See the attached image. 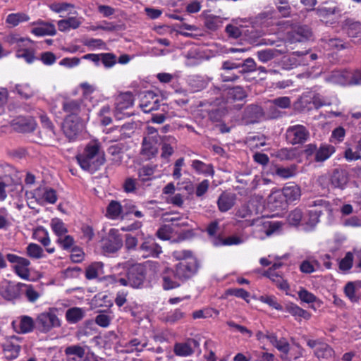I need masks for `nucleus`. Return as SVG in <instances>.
<instances>
[{"label":"nucleus","mask_w":361,"mask_h":361,"mask_svg":"<svg viewBox=\"0 0 361 361\" xmlns=\"http://www.w3.org/2000/svg\"><path fill=\"white\" fill-rule=\"evenodd\" d=\"M158 263L156 262H146L144 264H137L127 269L123 274L121 272L115 273L106 277L110 283H118L123 286H130L133 288L142 287L148 272L155 270Z\"/></svg>","instance_id":"f257e3e1"},{"label":"nucleus","mask_w":361,"mask_h":361,"mask_svg":"<svg viewBox=\"0 0 361 361\" xmlns=\"http://www.w3.org/2000/svg\"><path fill=\"white\" fill-rule=\"evenodd\" d=\"M80 166L85 171L94 173L105 162L104 152L97 140L90 142L83 151L76 156Z\"/></svg>","instance_id":"f03ea898"},{"label":"nucleus","mask_w":361,"mask_h":361,"mask_svg":"<svg viewBox=\"0 0 361 361\" xmlns=\"http://www.w3.org/2000/svg\"><path fill=\"white\" fill-rule=\"evenodd\" d=\"M308 206L314 209L309 211L308 219L304 217L303 222L305 225V230H310L317 225L323 212H326L330 216L333 215V209L330 203L323 199L312 200L309 202Z\"/></svg>","instance_id":"7ed1b4c3"},{"label":"nucleus","mask_w":361,"mask_h":361,"mask_svg":"<svg viewBox=\"0 0 361 361\" xmlns=\"http://www.w3.org/2000/svg\"><path fill=\"white\" fill-rule=\"evenodd\" d=\"M259 212V207L256 204V201L252 200L247 204L241 206L235 213L236 224L244 228L251 226L256 219L253 218L254 215Z\"/></svg>","instance_id":"20e7f679"},{"label":"nucleus","mask_w":361,"mask_h":361,"mask_svg":"<svg viewBox=\"0 0 361 361\" xmlns=\"http://www.w3.org/2000/svg\"><path fill=\"white\" fill-rule=\"evenodd\" d=\"M26 196L27 199H34L39 205L52 204H55L57 201L56 191L51 188L45 186H39L33 190L27 192Z\"/></svg>","instance_id":"39448f33"},{"label":"nucleus","mask_w":361,"mask_h":361,"mask_svg":"<svg viewBox=\"0 0 361 361\" xmlns=\"http://www.w3.org/2000/svg\"><path fill=\"white\" fill-rule=\"evenodd\" d=\"M37 329L41 333H48L52 329L60 327L61 320L57 315L51 312H44L38 314L35 320Z\"/></svg>","instance_id":"423d86ee"},{"label":"nucleus","mask_w":361,"mask_h":361,"mask_svg":"<svg viewBox=\"0 0 361 361\" xmlns=\"http://www.w3.org/2000/svg\"><path fill=\"white\" fill-rule=\"evenodd\" d=\"M6 259L13 264L12 268L16 275L22 279H29L30 276L29 269L30 262L27 259L12 253L7 254Z\"/></svg>","instance_id":"0eeeda50"},{"label":"nucleus","mask_w":361,"mask_h":361,"mask_svg":"<svg viewBox=\"0 0 361 361\" xmlns=\"http://www.w3.org/2000/svg\"><path fill=\"white\" fill-rule=\"evenodd\" d=\"M134 102L135 98L132 92H126L119 94L116 99L115 116L118 119H121L123 116H130V114L129 113L123 111L132 107Z\"/></svg>","instance_id":"6e6552de"},{"label":"nucleus","mask_w":361,"mask_h":361,"mask_svg":"<svg viewBox=\"0 0 361 361\" xmlns=\"http://www.w3.org/2000/svg\"><path fill=\"white\" fill-rule=\"evenodd\" d=\"M309 136L308 130L302 125L290 126L286 133L287 142L293 145L303 144L308 140Z\"/></svg>","instance_id":"1a4fd4ad"},{"label":"nucleus","mask_w":361,"mask_h":361,"mask_svg":"<svg viewBox=\"0 0 361 361\" xmlns=\"http://www.w3.org/2000/svg\"><path fill=\"white\" fill-rule=\"evenodd\" d=\"M123 245V240L119 231L115 228H111L106 238L102 240V250L106 254L114 253Z\"/></svg>","instance_id":"9d476101"},{"label":"nucleus","mask_w":361,"mask_h":361,"mask_svg":"<svg viewBox=\"0 0 361 361\" xmlns=\"http://www.w3.org/2000/svg\"><path fill=\"white\" fill-rule=\"evenodd\" d=\"M307 97L311 99L312 102L316 109H319L325 106L338 105L340 103L336 95L334 94H322L319 93H313L310 96L303 94L302 97V100L305 102H307Z\"/></svg>","instance_id":"9b49d317"},{"label":"nucleus","mask_w":361,"mask_h":361,"mask_svg":"<svg viewBox=\"0 0 361 361\" xmlns=\"http://www.w3.org/2000/svg\"><path fill=\"white\" fill-rule=\"evenodd\" d=\"M23 338L19 336H11L7 338L2 344L3 351L6 359H16L21 350Z\"/></svg>","instance_id":"f8f14e48"},{"label":"nucleus","mask_w":361,"mask_h":361,"mask_svg":"<svg viewBox=\"0 0 361 361\" xmlns=\"http://www.w3.org/2000/svg\"><path fill=\"white\" fill-rule=\"evenodd\" d=\"M197 271V263L196 258H190L188 261L180 262L175 267L177 277L183 281L193 276Z\"/></svg>","instance_id":"ddd939ff"},{"label":"nucleus","mask_w":361,"mask_h":361,"mask_svg":"<svg viewBox=\"0 0 361 361\" xmlns=\"http://www.w3.org/2000/svg\"><path fill=\"white\" fill-rule=\"evenodd\" d=\"M283 266L280 262H274L272 266L264 273V276L269 278L281 290H287L289 289L288 282L283 279L281 274L277 270Z\"/></svg>","instance_id":"4468645a"},{"label":"nucleus","mask_w":361,"mask_h":361,"mask_svg":"<svg viewBox=\"0 0 361 361\" xmlns=\"http://www.w3.org/2000/svg\"><path fill=\"white\" fill-rule=\"evenodd\" d=\"M82 125L80 123L79 118L78 116H66L63 126L62 129L66 137L70 140H74L78 135Z\"/></svg>","instance_id":"2eb2a0df"},{"label":"nucleus","mask_w":361,"mask_h":361,"mask_svg":"<svg viewBox=\"0 0 361 361\" xmlns=\"http://www.w3.org/2000/svg\"><path fill=\"white\" fill-rule=\"evenodd\" d=\"M30 26L32 27L30 32L37 37L53 36L56 32L55 26L52 23L41 20L31 23Z\"/></svg>","instance_id":"dca6fc26"},{"label":"nucleus","mask_w":361,"mask_h":361,"mask_svg":"<svg viewBox=\"0 0 361 361\" xmlns=\"http://www.w3.org/2000/svg\"><path fill=\"white\" fill-rule=\"evenodd\" d=\"M35 322L27 315H22L12 322L13 330L18 334H27L34 329Z\"/></svg>","instance_id":"f3484780"},{"label":"nucleus","mask_w":361,"mask_h":361,"mask_svg":"<svg viewBox=\"0 0 361 361\" xmlns=\"http://www.w3.org/2000/svg\"><path fill=\"white\" fill-rule=\"evenodd\" d=\"M162 287L164 290H169L175 289L180 286L183 282L180 279L177 277L175 270L171 268H166L162 273Z\"/></svg>","instance_id":"a211bd4d"},{"label":"nucleus","mask_w":361,"mask_h":361,"mask_svg":"<svg viewBox=\"0 0 361 361\" xmlns=\"http://www.w3.org/2000/svg\"><path fill=\"white\" fill-rule=\"evenodd\" d=\"M158 98L152 91L144 92L141 97L140 106L145 113L157 110L159 108Z\"/></svg>","instance_id":"6ab92c4d"},{"label":"nucleus","mask_w":361,"mask_h":361,"mask_svg":"<svg viewBox=\"0 0 361 361\" xmlns=\"http://www.w3.org/2000/svg\"><path fill=\"white\" fill-rule=\"evenodd\" d=\"M1 297L11 300L17 298L20 295V283L4 279L2 281Z\"/></svg>","instance_id":"aec40b11"},{"label":"nucleus","mask_w":361,"mask_h":361,"mask_svg":"<svg viewBox=\"0 0 361 361\" xmlns=\"http://www.w3.org/2000/svg\"><path fill=\"white\" fill-rule=\"evenodd\" d=\"M350 71H334L326 78V81L334 84L350 85Z\"/></svg>","instance_id":"412c9836"},{"label":"nucleus","mask_w":361,"mask_h":361,"mask_svg":"<svg viewBox=\"0 0 361 361\" xmlns=\"http://www.w3.org/2000/svg\"><path fill=\"white\" fill-rule=\"evenodd\" d=\"M140 251L142 252V256L146 257H158L162 252L161 246L154 243L152 240H145L140 247Z\"/></svg>","instance_id":"4be33fe9"},{"label":"nucleus","mask_w":361,"mask_h":361,"mask_svg":"<svg viewBox=\"0 0 361 361\" xmlns=\"http://www.w3.org/2000/svg\"><path fill=\"white\" fill-rule=\"evenodd\" d=\"M67 361H84L85 358V347L73 345L65 349Z\"/></svg>","instance_id":"5701e85b"},{"label":"nucleus","mask_w":361,"mask_h":361,"mask_svg":"<svg viewBox=\"0 0 361 361\" xmlns=\"http://www.w3.org/2000/svg\"><path fill=\"white\" fill-rule=\"evenodd\" d=\"M300 300L305 303L311 304V308L314 310L322 307V302L317 298L313 293L309 292L307 290L301 288L298 292Z\"/></svg>","instance_id":"b1692460"},{"label":"nucleus","mask_w":361,"mask_h":361,"mask_svg":"<svg viewBox=\"0 0 361 361\" xmlns=\"http://www.w3.org/2000/svg\"><path fill=\"white\" fill-rule=\"evenodd\" d=\"M4 42L13 46L14 48L19 49L24 47H28L32 41L29 38L22 37L18 34L11 33L4 37Z\"/></svg>","instance_id":"393cba45"},{"label":"nucleus","mask_w":361,"mask_h":361,"mask_svg":"<svg viewBox=\"0 0 361 361\" xmlns=\"http://www.w3.org/2000/svg\"><path fill=\"white\" fill-rule=\"evenodd\" d=\"M253 222L251 226H253V235L255 238L263 240L269 237L267 219L257 218Z\"/></svg>","instance_id":"a878e982"},{"label":"nucleus","mask_w":361,"mask_h":361,"mask_svg":"<svg viewBox=\"0 0 361 361\" xmlns=\"http://www.w3.org/2000/svg\"><path fill=\"white\" fill-rule=\"evenodd\" d=\"M312 33L307 26H299L293 30L290 35L292 42H303L311 39Z\"/></svg>","instance_id":"bb28decb"},{"label":"nucleus","mask_w":361,"mask_h":361,"mask_svg":"<svg viewBox=\"0 0 361 361\" xmlns=\"http://www.w3.org/2000/svg\"><path fill=\"white\" fill-rule=\"evenodd\" d=\"M147 345L148 341L146 338L142 340L133 338L123 345L122 351L126 353H140L143 351Z\"/></svg>","instance_id":"cd10ccee"},{"label":"nucleus","mask_w":361,"mask_h":361,"mask_svg":"<svg viewBox=\"0 0 361 361\" xmlns=\"http://www.w3.org/2000/svg\"><path fill=\"white\" fill-rule=\"evenodd\" d=\"M344 29L351 38H356V42L361 43V24L352 20L345 22Z\"/></svg>","instance_id":"c85d7f7f"},{"label":"nucleus","mask_w":361,"mask_h":361,"mask_svg":"<svg viewBox=\"0 0 361 361\" xmlns=\"http://www.w3.org/2000/svg\"><path fill=\"white\" fill-rule=\"evenodd\" d=\"M123 205L119 202L112 200L106 208V216L110 219H123Z\"/></svg>","instance_id":"c756f323"},{"label":"nucleus","mask_w":361,"mask_h":361,"mask_svg":"<svg viewBox=\"0 0 361 361\" xmlns=\"http://www.w3.org/2000/svg\"><path fill=\"white\" fill-rule=\"evenodd\" d=\"M286 311L290 313L298 321H300L302 319L308 320L311 318V314L310 312L292 302L286 305Z\"/></svg>","instance_id":"7c9ffc66"},{"label":"nucleus","mask_w":361,"mask_h":361,"mask_svg":"<svg viewBox=\"0 0 361 361\" xmlns=\"http://www.w3.org/2000/svg\"><path fill=\"white\" fill-rule=\"evenodd\" d=\"M235 201V195L232 193H222L217 201L219 210L222 212L228 211L234 205Z\"/></svg>","instance_id":"2f4dec72"},{"label":"nucleus","mask_w":361,"mask_h":361,"mask_svg":"<svg viewBox=\"0 0 361 361\" xmlns=\"http://www.w3.org/2000/svg\"><path fill=\"white\" fill-rule=\"evenodd\" d=\"M202 16L204 19L205 26L211 30H215L218 29L219 27L222 25L224 23L222 18L209 13V12L204 11L202 13Z\"/></svg>","instance_id":"473e14b6"},{"label":"nucleus","mask_w":361,"mask_h":361,"mask_svg":"<svg viewBox=\"0 0 361 361\" xmlns=\"http://www.w3.org/2000/svg\"><path fill=\"white\" fill-rule=\"evenodd\" d=\"M281 192L283 197L288 202L297 200L301 195L300 187L294 183L286 185Z\"/></svg>","instance_id":"72a5a7b5"},{"label":"nucleus","mask_w":361,"mask_h":361,"mask_svg":"<svg viewBox=\"0 0 361 361\" xmlns=\"http://www.w3.org/2000/svg\"><path fill=\"white\" fill-rule=\"evenodd\" d=\"M30 20V16L23 12H18L10 13L6 18V23L11 27L18 26L19 24L27 22Z\"/></svg>","instance_id":"f704fd0d"},{"label":"nucleus","mask_w":361,"mask_h":361,"mask_svg":"<svg viewBox=\"0 0 361 361\" xmlns=\"http://www.w3.org/2000/svg\"><path fill=\"white\" fill-rule=\"evenodd\" d=\"M192 168L198 173L206 176H213L214 171L212 164H207L200 160H193L191 164Z\"/></svg>","instance_id":"c9c22d12"},{"label":"nucleus","mask_w":361,"mask_h":361,"mask_svg":"<svg viewBox=\"0 0 361 361\" xmlns=\"http://www.w3.org/2000/svg\"><path fill=\"white\" fill-rule=\"evenodd\" d=\"M335 152V147L328 144H322L316 152L315 161H324Z\"/></svg>","instance_id":"e433bc0d"},{"label":"nucleus","mask_w":361,"mask_h":361,"mask_svg":"<svg viewBox=\"0 0 361 361\" xmlns=\"http://www.w3.org/2000/svg\"><path fill=\"white\" fill-rule=\"evenodd\" d=\"M130 126L128 125H123L121 126H116L112 128L110 131V136L106 137L110 142H117L125 137H130V134L126 133V130L129 129Z\"/></svg>","instance_id":"4c0bfd02"},{"label":"nucleus","mask_w":361,"mask_h":361,"mask_svg":"<svg viewBox=\"0 0 361 361\" xmlns=\"http://www.w3.org/2000/svg\"><path fill=\"white\" fill-rule=\"evenodd\" d=\"M63 109L67 114L66 116H78L81 110L80 102L78 100H68L63 103Z\"/></svg>","instance_id":"58836bf2"},{"label":"nucleus","mask_w":361,"mask_h":361,"mask_svg":"<svg viewBox=\"0 0 361 361\" xmlns=\"http://www.w3.org/2000/svg\"><path fill=\"white\" fill-rule=\"evenodd\" d=\"M80 24L81 21L75 17L59 20L57 23L59 30L62 32L68 31L71 29H76Z\"/></svg>","instance_id":"ea45409f"},{"label":"nucleus","mask_w":361,"mask_h":361,"mask_svg":"<svg viewBox=\"0 0 361 361\" xmlns=\"http://www.w3.org/2000/svg\"><path fill=\"white\" fill-rule=\"evenodd\" d=\"M50 227L57 238L68 233V228L66 224L59 218H54L51 220Z\"/></svg>","instance_id":"a19ab883"},{"label":"nucleus","mask_w":361,"mask_h":361,"mask_svg":"<svg viewBox=\"0 0 361 361\" xmlns=\"http://www.w3.org/2000/svg\"><path fill=\"white\" fill-rule=\"evenodd\" d=\"M243 242V240L236 235L228 236L224 239L220 237L212 239V243L214 246L239 245Z\"/></svg>","instance_id":"79ce46f5"},{"label":"nucleus","mask_w":361,"mask_h":361,"mask_svg":"<svg viewBox=\"0 0 361 361\" xmlns=\"http://www.w3.org/2000/svg\"><path fill=\"white\" fill-rule=\"evenodd\" d=\"M103 264L100 262H93L90 264L85 270V277L87 279H96L103 274Z\"/></svg>","instance_id":"37998d69"},{"label":"nucleus","mask_w":361,"mask_h":361,"mask_svg":"<svg viewBox=\"0 0 361 361\" xmlns=\"http://www.w3.org/2000/svg\"><path fill=\"white\" fill-rule=\"evenodd\" d=\"M85 315V312L80 307H71L66 312V319L71 324H75L81 320Z\"/></svg>","instance_id":"c03bdc74"},{"label":"nucleus","mask_w":361,"mask_h":361,"mask_svg":"<svg viewBox=\"0 0 361 361\" xmlns=\"http://www.w3.org/2000/svg\"><path fill=\"white\" fill-rule=\"evenodd\" d=\"M173 352L176 355L180 357H188L191 355L194 350L189 342L176 343L174 345Z\"/></svg>","instance_id":"a18cd8bd"},{"label":"nucleus","mask_w":361,"mask_h":361,"mask_svg":"<svg viewBox=\"0 0 361 361\" xmlns=\"http://www.w3.org/2000/svg\"><path fill=\"white\" fill-rule=\"evenodd\" d=\"M315 356L321 359H329L334 356V350L326 343L320 344L314 351Z\"/></svg>","instance_id":"49530a36"},{"label":"nucleus","mask_w":361,"mask_h":361,"mask_svg":"<svg viewBox=\"0 0 361 361\" xmlns=\"http://www.w3.org/2000/svg\"><path fill=\"white\" fill-rule=\"evenodd\" d=\"M331 182L334 187L343 188L348 182V178L344 172L335 170L331 176Z\"/></svg>","instance_id":"de8ad7c7"},{"label":"nucleus","mask_w":361,"mask_h":361,"mask_svg":"<svg viewBox=\"0 0 361 361\" xmlns=\"http://www.w3.org/2000/svg\"><path fill=\"white\" fill-rule=\"evenodd\" d=\"M13 91L25 99H29L35 94V89L27 83L16 85Z\"/></svg>","instance_id":"09e8293b"},{"label":"nucleus","mask_w":361,"mask_h":361,"mask_svg":"<svg viewBox=\"0 0 361 361\" xmlns=\"http://www.w3.org/2000/svg\"><path fill=\"white\" fill-rule=\"evenodd\" d=\"M210 182L207 179L202 180L201 182L197 183L194 190V195L200 200H203L209 190Z\"/></svg>","instance_id":"8fccbe9b"},{"label":"nucleus","mask_w":361,"mask_h":361,"mask_svg":"<svg viewBox=\"0 0 361 361\" xmlns=\"http://www.w3.org/2000/svg\"><path fill=\"white\" fill-rule=\"evenodd\" d=\"M268 203L274 209L282 207L285 202L281 191L276 190L272 192L269 196Z\"/></svg>","instance_id":"3c124183"},{"label":"nucleus","mask_w":361,"mask_h":361,"mask_svg":"<svg viewBox=\"0 0 361 361\" xmlns=\"http://www.w3.org/2000/svg\"><path fill=\"white\" fill-rule=\"evenodd\" d=\"M27 255L35 259H38L44 257L43 249L37 244L30 243L26 247Z\"/></svg>","instance_id":"603ef678"},{"label":"nucleus","mask_w":361,"mask_h":361,"mask_svg":"<svg viewBox=\"0 0 361 361\" xmlns=\"http://www.w3.org/2000/svg\"><path fill=\"white\" fill-rule=\"evenodd\" d=\"M278 55L279 51L274 49H266L259 51L257 53L258 60L262 63H267L278 56Z\"/></svg>","instance_id":"864d4df0"},{"label":"nucleus","mask_w":361,"mask_h":361,"mask_svg":"<svg viewBox=\"0 0 361 361\" xmlns=\"http://www.w3.org/2000/svg\"><path fill=\"white\" fill-rule=\"evenodd\" d=\"M129 214H134L137 218L144 216L143 213L137 209V206L131 201H126L123 204V219Z\"/></svg>","instance_id":"5fc2aeb1"},{"label":"nucleus","mask_w":361,"mask_h":361,"mask_svg":"<svg viewBox=\"0 0 361 361\" xmlns=\"http://www.w3.org/2000/svg\"><path fill=\"white\" fill-rule=\"evenodd\" d=\"M315 11L319 18L325 19L331 15L340 12L341 10L336 6L328 7L324 5H321L315 9Z\"/></svg>","instance_id":"6e6d98bb"},{"label":"nucleus","mask_w":361,"mask_h":361,"mask_svg":"<svg viewBox=\"0 0 361 361\" xmlns=\"http://www.w3.org/2000/svg\"><path fill=\"white\" fill-rule=\"evenodd\" d=\"M257 300L276 310L281 311L283 310L282 305L278 302L276 298L273 295H263L259 296Z\"/></svg>","instance_id":"4d7b16f0"},{"label":"nucleus","mask_w":361,"mask_h":361,"mask_svg":"<svg viewBox=\"0 0 361 361\" xmlns=\"http://www.w3.org/2000/svg\"><path fill=\"white\" fill-rule=\"evenodd\" d=\"M35 238L42 243L44 247L48 246L51 240L47 229L39 227L34 233Z\"/></svg>","instance_id":"13d9d810"},{"label":"nucleus","mask_w":361,"mask_h":361,"mask_svg":"<svg viewBox=\"0 0 361 361\" xmlns=\"http://www.w3.org/2000/svg\"><path fill=\"white\" fill-rule=\"evenodd\" d=\"M246 97V93L240 87H235L228 92V99L233 101H242Z\"/></svg>","instance_id":"bf43d9fd"},{"label":"nucleus","mask_w":361,"mask_h":361,"mask_svg":"<svg viewBox=\"0 0 361 361\" xmlns=\"http://www.w3.org/2000/svg\"><path fill=\"white\" fill-rule=\"evenodd\" d=\"M304 217L302 212L300 209H295L291 211L287 217L288 223L292 226H298L301 221H303Z\"/></svg>","instance_id":"052dcab7"},{"label":"nucleus","mask_w":361,"mask_h":361,"mask_svg":"<svg viewBox=\"0 0 361 361\" xmlns=\"http://www.w3.org/2000/svg\"><path fill=\"white\" fill-rule=\"evenodd\" d=\"M219 314V312L213 308H205L203 310H199L195 311L192 313V317L194 319H200V318H210L214 315L217 316Z\"/></svg>","instance_id":"680f3d73"},{"label":"nucleus","mask_w":361,"mask_h":361,"mask_svg":"<svg viewBox=\"0 0 361 361\" xmlns=\"http://www.w3.org/2000/svg\"><path fill=\"white\" fill-rule=\"evenodd\" d=\"M284 224L278 221L267 220L268 235L280 234L283 231Z\"/></svg>","instance_id":"e2e57ef3"},{"label":"nucleus","mask_w":361,"mask_h":361,"mask_svg":"<svg viewBox=\"0 0 361 361\" xmlns=\"http://www.w3.org/2000/svg\"><path fill=\"white\" fill-rule=\"evenodd\" d=\"M56 242L63 250L71 249L75 243L73 238L71 235H68L67 233L65 234L64 235L59 237V238H56Z\"/></svg>","instance_id":"0e129e2a"},{"label":"nucleus","mask_w":361,"mask_h":361,"mask_svg":"<svg viewBox=\"0 0 361 361\" xmlns=\"http://www.w3.org/2000/svg\"><path fill=\"white\" fill-rule=\"evenodd\" d=\"M226 294L233 295L239 298L245 300L247 302H250V293L243 288H230L226 290Z\"/></svg>","instance_id":"69168bd1"},{"label":"nucleus","mask_w":361,"mask_h":361,"mask_svg":"<svg viewBox=\"0 0 361 361\" xmlns=\"http://www.w3.org/2000/svg\"><path fill=\"white\" fill-rule=\"evenodd\" d=\"M276 6L277 10L283 17H288L290 13V6L286 0H276Z\"/></svg>","instance_id":"338daca9"},{"label":"nucleus","mask_w":361,"mask_h":361,"mask_svg":"<svg viewBox=\"0 0 361 361\" xmlns=\"http://www.w3.org/2000/svg\"><path fill=\"white\" fill-rule=\"evenodd\" d=\"M154 169L150 166H144L140 168L138 171L139 178L145 182L151 179V177L154 175Z\"/></svg>","instance_id":"774afa93"}]
</instances>
